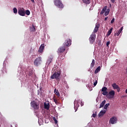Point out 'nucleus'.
<instances>
[{
	"instance_id": "nucleus-1",
	"label": "nucleus",
	"mask_w": 127,
	"mask_h": 127,
	"mask_svg": "<svg viewBox=\"0 0 127 127\" xmlns=\"http://www.w3.org/2000/svg\"><path fill=\"white\" fill-rule=\"evenodd\" d=\"M107 90H108V88H107L106 87H103L102 88L101 92H103L102 95H103L104 96H107V95L108 99H113V98L115 97V91L111 90L109 92L108 94V91Z\"/></svg>"
},
{
	"instance_id": "nucleus-2",
	"label": "nucleus",
	"mask_w": 127,
	"mask_h": 127,
	"mask_svg": "<svg viewBox=\"0 0 127 127\" xmlns=\"http://www.w3.org/2000/svg\"><path fill=\"white\" fill-rule=\"evenodd\" d=\"M54 3L57 7L59 8H64V5L62 3V1L61 0H54Z\"/></svg>"
},
{
	"instance_id": "nucleus-3",
	"label": "nucleus",
	"mask_w": 127,
	"mask_h": 127,
	"mask_svg": "<svg viewBox=\"0 0 127 127\" xmlns=\"http://www.w3.org/2000/svg\"><path fill=\"white\" fill-rule=\"evenodd\" d=\"M89 43L90 44H93L95 42V41L96 40V34L92 33L90 35V36L89 38Z\"/></svg>"
},
{
	"instance_id": "nucleus-4",
	"label": "nucleus",
	"mask_w": 127,
	"mask_h": 127,
	"mask_svg": "<svg viewBox=\"0 0 127 127\" xmlns=\"http://www.w3.org/2000/svg\"><path fill=\"white\" fill-rule=\"evenodd\" d=\"M31 106L33 108L34 110H38L39 109V104L35 101H32L31 102Z\"/></svg>"
},
{
	"instance_id": "nucleus-5",
	"label": "nucleus",
	"mask_w": 127,
	"mask_h": 127,
	"mask_svg": "<svg viewBox=\"0 0 127 127\" xmlns=\"http://www.w3.org/2000/svg\"><path fill=\"white\" fill-rule=\"evenodd\" d=\"M60 71L55 72L51 75V79H56V80H58V79H59V77H60Z\"/></svg>"
},
{
	"instance_id": "nucleus-6",
	"label": "nucleus",
	"mask_w": 127,
	"mask_h": 127,
	"mask_svg": "<svg viewBox=\"0 0 127 127\" xmlns=\"http://www.w3.org/2000/svg\"><path fill=\"white\" fill-rule=\"evenodd\" d=\"M41 57L37 58L34 61V65L35 66H39L41 64Z\"/></svg>"
},
{
	"instance_id": "nucleus-7",
	"label": "nucleus",
	"mask_w": 127,
	"mask_h": 127,
	"mask_svg": "<svg viewBox=\"0 0 127 127\" xmlns=\"http://www.w3.org/2000/svg\"><path fill=\"white\" fill-rule=\"evenodd\" d=\"M117 122H118V119L117 117H112L110 118L109 120V124H111V125H115V124H117Z\"/></svg>"
},
{
	"instance_id": "nucleus-8",
	"label": "nucleus",
	"mask_w": 127,
	"mask_h": 127,
	"mask_svg": "<svg viewBox=\"0 0 127 127\" xmlns=\"http://www.w3.org/2000/svg\"><path fill=\"white\" fill-rule=\"evenodd\" d=\"M18 13L21 16H25V11L24 10V8H22L18 9Z\"/></svg>"
},
{
	"instance_id": "nucleus-9",
	"label": "nucleus",
	"mask_w": 127,
	"mask_h": 127,
	"mask_svg": "<svg viewBox=\"0 0 127 127\" xmlns=\"http://www.w3.org/2000/svg\"><path fill=\"white\" fill-rule=\"evenodd\" d=\"M71 40L70 39H67L64 41V46L66 47L67 48V47H69V46L71 45Z\"/></svg>"
},
{
	"instance_id": "nucleus-10",
	"label": "nucleus",
	"mask_w": 127,
	"mask_h": 127,
	"mask_svg": "<svg viewBox=\"0 0 127 127\" xmlns=\"http://www.w3.org/2000/svg\"><path fill=\"white\" fill-rule=\"evenodd\" d=\"M66 48H67L64 46L60 47L57 51L58 53H59V54H62V53H63V52L66 50Z\"/></svg>"
},
{
	"instance_id": "nucleus-11",
	"label": "nucleus",
	"mask_w": 127,
	"mask_h": 127,
	"mask_svg": "<svg viewBox=\"0 0 127 127\" xmlns=\"http://www.w3.org/2000/svg\"><path fill=\"white\" fill-rule=\"evenodd\" d=\"M112 87H113L114 90H117L118 92H120L121 90V88H120V86L117 84V83H114L112 84Z\"/></svg>"
},
{
	"instance_id": "nucleus-12",
	"label": "nucleus",
	"mask_w": 127,
	"mask_h": 127,
	"mask_svg": "<svg viewBox=\"0 0 127 127\" xmlns=\"http://www.w3.org/2000/svg\"><path fill=\"white\" fill-rule=\"evenodd\" d=\"M123 29H124V27H122L119 30H118L116 32V33L115 34L114 36H116V35L117 36H119V35H120V34H121V33H122V31H123Z\"/></svg>"
},
{
	"instance_id": "nucleus-13",
	"label": "nucleus",
	"mask_w": 127,
	"mask_h": 127,
	"mask_svg": "<svg viewBox=\"0 0 127 127\" xmlns=\"http://www.w3.org/2000/svg\"><path fill=\"white\" fill-rule=\"evenodd\" d=\"M44 44H42L38 50V52L40 53H42L43 52V50H44Z\"/></svg>"
},
{
	"instance_id": "nucleus-14",
	"label": "nucleus",
	"mask_w": 127,
	"mask_h": 127,
	"mask_svg": "<svg viewBox=\"0 0 127 127\" xmlns=\"http://www.w3.org/2000/svg\"><path fill=\"white\" fill-rule=\"evenodd\" d=\"M100 27V24H97L95 25V27L93 30V32L92 33H97L98 32V30H99V28Z\"/></svg>"
},
{
	"instance_id": "nucleus-15",
	"label": "nucleus",
	"mask_w": 127,
	"mask_h": 127,
	"mask_svg": "<svg viewBox=\"0 0 127 127\" xmlns=\"http://www.w3.org/2000/svg\"><path fill=\"white\" fill-rule=\"evenodd\" d=\"M44 109H45L46 110H49V108H50V104H49V103L45 102L44 103Z\"/></svg>"
},
{
	"instance_id": "nucleus-16",
	"label": "nucleus",
	"mask_w": 127,
	"mask_h": 127,
	"mask_svg": "<svg viewBox=\"0 0 127 127\" xmlns=\"http://www.w3.org/2000/svg\"><path fill=\"white\" fill-rule=\"evenodd\" d=\"M106 110H101L98 114L99 117H103V116L106 114Z\"/></svg>"
},
{
	"instance_id": "nucleus-17",
	"label": "nucleus",
	"mask_w": 127,
	"mask_h": 127,
	"mask_svg": "<svg viewBox=\"0 0 127 127\" xmlns=\"http://www.w3.org/2000/svg\"><path fill=\"white\" fill-rule=\"evenodd\" d=\"M53 59V58L52 57L49 58L48 60H47V64L49 65L50 64V63H51V62H52Z\"/></svg>"
},
{
	"instance_id": "nucleus-18",
	"label": "nucleus",
	"mask_w": 127,
	"mask_h": 127,
	"mask_svg": "<svg viewBox=\"0 0 127 127\" xmlns=\"http://www.w3.org/2000/svg\"><path fill=\"white\" fill-rule=\"evenodd\" d=\"M54 93H55V95H56V96H57L58 98L60 97V93L59 92L58 90L55 89Z\"/></svg>"
},
{
	"instance_id": "nucleus-19",
	"label": "nucleus",
	"mask_w": 127,
	"mask_h": 127,
	"mask_svg": "<svg viewBox=\"0 0 127 127\" xmlns=\"http://www.w3.org/2000/svg\"><path fill=\"white\" fill-rule=\"evenodd\" d=\"M107 8H108V6H104L103 9L102 11L100 12V14H104V13L107 10Z\"/></svg>"
},
{
	"instance_id": "nucleus-20",
	"label": "nucleus",
	"mask_w": 127,
	"mask_h": 127,
	"mask_svg": "<svg viewBox=\"0 0 127 127\" xmlns=\"http://www.w3.org/2000/svg\"><path fill=\"white\" fill-rule=\"evenodd\" d=\"M101 71V66H99L95 70L94 73L97 74V73H99Z\"/></svg>"
},
{
	"instance_id": "nucleus-21",
	"label": "nucleus",
	"mask_w": 127,
	"mask_h": 127,
	"mask_svg": "<svg viewBox=\"0 0 127 127\" xmlns=\"http://www.w3.org/2000/svg\"><path fill=\"white\" fill-rule=\"evenodd\" d=\"M83 3L85 4H90L91 3V1L90 0H82Z\"/></svg>"
},
{
	"instance_id": "nucleus-22",
	"label": "nucleus",
	"mask_w": 127,
	"mask_h": 127,
	"mask_svg": "<svg viewBox=\"0 0 127 127\" xmlns=\"http://www.w3.org/2000/svg\"><path fill=\"white\" fill-rule=\"evenodd\" d=\"M30 31L33 32L35 31V26L34 25H32V26L30 27Z\"/></svg>"
},
{
	"instance_id": "nucleus-23",
	"label": "nucleus",
	"mask_w": 127,
	"mask_h": 127,
	"mask_svg": "<svg viewBox=\"0 0 127 127\" xmlns=\"http://www.w3.org/2000/svg\"><path fill=\"white\" fill-rule=\"evenodd\" d=\"M105 104H106V100H104L101 104L100 105L99 109H101V108H103L104 106H105Z\"/></svg>"
},
{
	"instance_id": "nucleus-24",
	"label": "nucleus",
	"mask_w": 127,
	"mask_h": 127,
	"mask_svg": "<svg viewBox=\"0 0 127 127\" xmlns=\"http://www.w3.org/2000/svg\"><path fill=\"white\" fill-rule=\"evenodd\" d=\"M112 31H113V28L110 29L109 31L107 33V36H110L111 35V33H112Z\"/></svg>"
},
{
	"instance_id": "nucleus-25",
	"label": "nucleus",
	"mask_w": 127,
	"mask_h": 127,
	"mask_svg": "<svg viewBox=\"0 0 127 127\" xmlns=\"http://www.w3.org/2000/svg\"><path fill=\"white\" fill-rule=\"evenodd\" d=\"M104 12V15H105V16H107V15H108L109 13H110V9L108 8L107 10Z\"/></svg>"
},
{
	"instance_id": "nucleus-26",
	"label": "nucleus",
	"mask_w": 127,
	"mask_h": 127,
	"mask_svg": "<svg viewBox=\"0 0 127 127\" xmlns=\"http://www.w3.org/2000/svg\"><path fill=\"white\" fill-rule=\"evenodd\" d=\"M95 66V60H93L90 64V68H93Z\"/></svg>"
},
{
	"instance_id": "nucleus-27",
	"label": "nucleus",
	"mask_w": 127,
	"mask_h": 127,
	"mask_svg": "<svg viewBox=\"0 0 127 127\" xmlns=\"http://www.w3.org/2000/svg\"><path fill=\"white\" fill-rule=\"evenodd\" d=\"M54 102H55V103L56 104H58V100L57 99V98H56V96H55V95L54 96Z\"/></svg>"
},
{
	"instance_id": "nucleus-28",
	"label": "nucleus",
	"mask_w": 127,
	"mask_h": 127,
	"mask_svg": "<svg viewBox=\"0 0 127 127\" xmlns=\"http://www.w3.org/2000/svg\"><path fill=\"white\" fill-rule=\"evenodd\" d=\"M93 83L94 87H96V86H97V84H98V80L96 79L95 80H93Z\"/></svg>"
},
{
	"instance_id": "nucleus-29",
	"label": "nucleus",
	"mask_w": 127,
	"mask_h": 127,
	"mask_svg": "<svg viewBox=\"0 0 127 127\" xmlns=\"http://www.w3.org/2000/svg\"><path fill=\"white\" fill-rule=\"evenodd\" d=\"M33 74V71L32 70H30L28 73V76H32Z\"/></svg>"
},
{
	"instance_id": "nucleus-30",
	"label": "nucleus",
	"mask_w": 127,
	"mask_h": 127,
	"mask_svg": "<svg viewBox=\"0 0 127 127\" xmlns=\"http://www.w3.org/2000/svg\"><path fill=\"white\" fill-rule=\"evenodd\" d=\"M110 106V103H107L106 104L104 107V109H105V110H107V109H108V107H109Z\"/></svg>"
},
{
	"instance_id": "nucleus-31",
	"label": "nucleus",
	"mask_w": 127,
	"mask_h": 127,
	"mask_svg": "<svg viewBox=\"0 0 127 127\" xmlns=\"http://www.w3.org/2000/svg\"><path fill=\"white\" fill-rule=\"evenodd\" d=\"M25 14L27 15H29L30 14V11H29V10H26L25 12Z\"/></svg>"
},
{
	"instance_id": "nucleus-32",
	"label": "nucleus",
	"mask_w": 127,
	"mask_h": 127,
	"mask_svg": "<svg viewBox=\"0 0 127 127\" xmlns=\"http://www.w3.org/2000/svg\"><path fill=\"white\" fill-rule=\"evenodd\" d=\"M59 58H60L61 59V60H64V58H65V55L64 56H60Z\"/></svg>"
},
{
	"instance_id": "nucleus-33",
	"label": "nucleus",
	"mask_w": 127,
	"mask_h": 127,
	"mask_svg": "<svg viewBox=\"0 0 127 127\" xmlns=\"http://www.w3.org/2000/svg\"><path fill=\"white\" fill-rule=\"evenodd\" d=\"M53 121L55 122V124L56 125H57L58 124V121L56 120V118L55 117L53 118Z\"/></svg>"
},
{
	"instance_id": "nucleus-34",
	"label": "nucleus",
	"mask_w": 127,
	"mask_h": 127,
	"mask_svg": "<svg viewBox=\"0 0 127 127\" xmlns=\"http://www.w3.org/2000/svg\"><path fill=\"white\" fill-rule=\"evenodd\" d=\"M13 10L14 13H17V9L16 7H14Z\"/></svg>"
},
{
	"instance_id": "nucleus-35",
	"label": "nucleus",
	"mask_w": 127,
	"mask_h": 127,
	"mask_svg": "<svg viewBox=\"0 0 127 127\" xmlns=\"http://www.w3.org/2000/svg\"><path fill=\"white\" fill-rule=\"evenodd\" d=\"M4 72L6 73V69L5 68H3V70H2V73H4Z\"/></svg>"
},
{
	"instance_id": "nucleus-36",
	"label": "nucleus",
	"mask_w": 127,
	"mask_h": 127,
	"mask_svg": "<svg viewBox=\"0 0 127 127\" xmlns=\"http://www.w3.org/2000/svg\"><path fill=\"white\" fill-rule=\"evenodd\" d=\"M110 41H108L106 43L107 47H109V45H110Z\"/></svg>"
},
{
	"instance_id": "nucleus-37",
	"label": "nucleus",
	"mask_w": 127,
	"mask_h": 127,
	"mask_svg": "<svg viewBox=\"0 0 127 127\" xmlns=\"http://www.w3.org/2000/svg\"><path fill=\"white\" fill-rule=\"evenodd\" d=\"M92 117H93V118H96V117H97V114L93 113L92 114Z\"/></svg>"
},
{
	"instance_id": "nucleus-38",
	"label": "nucleus",
	"mask_w": 127,
	"mask_h": 127,
	"mask_svg": "<svg viewBox=\"0 0 127 127\" xmlns=\"http://www.w3.org/2000/svg\"><path fill=\"white\" fill-rule=\"evenodd\" d=\"M114 22H115V18H113L112 19V20H111V23H114Z\"/></svg>"
},
{
	"instance_id": "nucleus-39",
	"label": "nucleus",
	"mask_w": 127,
	"mask_h": 127,
	"mask_svg": "<svg viewBox=\"0 0 127 127\" xmlns=\"http://www.w3.org/2000/svg\"><path fill=\"white\" fill-rule=\"evenodd\" d=\"M80 105H81V107H83V106H84V102L81 101Z\"/></svg>"
},
{
	"instance_id": "nucleus-40",
	"label": "nucleus",
	"mask_w": 127,
	"mask_h": 127,
	"mask_svg": "<svg viewBox=\"0 0 127 127\" xmlns=\"http://www.w3.org/2000/svg\"><path fill=\"white\" fill-rule=\"evenodd\" d=\"M111 2L113 3L115 2V0H110Z\"/></svg>"
},
{
	"instance_id": "nucleus-41",
	"label": "nucleus",
	"mask_w": 127,
	"mask_h": 127,
	"mask_svg": "<svg viewBox=\"0 0 127 127\" xmlns=\"http://www.w3.org/2000/svg\"><path fill=\"white\" fill-rule=\"evenodd\" d=\"M108 20V17H105V20L106 21V20Z\"/></svg>"
},
{
	"instance_id": "nucleus-42",
	"label": "nucleus",
	"mask_w": 127,
	"mask_h": 127,
	"mask_svg": "<svg viewBox=\"0 0 127 127\" xmlns=\"http://www.w3.org/2000/svg\"><path fill=\"white\" fill-rule=\"evenodd\" d=\"M33 2H35L34 0H31Z\"/></svg>"
},
{
	"instance_id": "nucleus-43",
	"label": "nucleus",
	"mask_w": 127,
	"mask_h": 127,
	"mask_svg": "<svg viewBox=\"0 0 127 127\" xmlns=\"http://www.w3.org/2000/svg\"><path fill=\"white\" fill-rule=\"evenodd\" d=\"M126 94H127V89L126 90Z\"/></svg>"
},
{
	"instance_id": "nucleus-44",
	"label": "nucleus",
	"mask_w": 127,
	"mask_h": 127,
	"mask_svg": "<svg viewBox=\"0 0 127 127\" xmlns=\"http://www.w3.org/2000/svg\"><path fill=\"white\" fill-rule=\"evenodd\" d=\"M10 127H12V125H10Z\"/></svg>"
},
{
	"instance_id": "nucleus-45",
	"label": "nucleus",
	"mask_w": 127,
	"mask_h": 127,
	"mask_svg": "<svg viewBox=\"0 0 127 127\" xmlns=\"http://www.w3.org/2000/svg\"><path fill=\"white\" fill-rule=\"evenodd\" d=\"M77 110H75V112H76Z\"/></svg>"
}]
</instances>
